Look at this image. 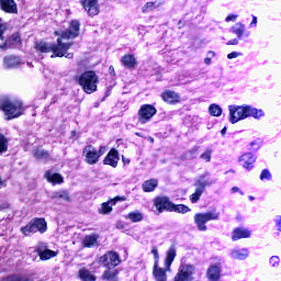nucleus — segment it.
Masks as SVG:
<instances>
[{
    "label": "nucleus",
    "mask_w": 281,
    "mask_h": 281,
    "mask_svg": "<svg viewBox=\"0 0 281 281\" xmlns=\"http://www.w3.org/2000/svg\"><path fill=\"white\" fill-rule=\"evenodd\" d=\"M229 122L236 124L240 120H247V117H262L265 111L251 108V105H229Z\"/></svg>",
    "instance_id": "1"
},
{
    "label": "nucleus",
    "mask_w": 281,
    "mask_h": 281,
    "mask_svg": "<svg viewBox=\"0 0 281 281\" xmlns=\"http://www.w3.org/2000/svg\"><path fill=\"white\" fill-rule=\"evenodd\" d=\"M0 109L4 113V120H7L8 122L10 120H16V117H21V115L25 113V106L23 105V101L19 99H1Z\"/></svg>",
    "instance_id": "2"
},
{
    "label": "nucleus",
    "mask_w": 281,
    "mask_h": 281,
    "mask_svg": "<svg viewBox=\"0 0 281 281\" xmlns=\"http://www.w3.org/2000/svg\"><path fill=\"white\" fill-rule=\"evenodd\" d=\"M78 82L85 93L91 94L94 93V91H98V82H100V78L95 71L88 70L79 76Z\"/></svg>",
    "instance_id": "3"
},
{
    "label": "nucleus",
    "mask_w": 281,
    "mask_h": 281,
    "mask_svg": "<svg viewBox=\"0 0 281 281\" xmlns=\"http://www.w3.org/2000/svg\"><path fill=\"white\" fill-rule=\"evenodd\" d=\"M106 153V146H100L99 149L93 145H87L82 149V157L88 166H95L98 161H100V157H102Z\"/></svg>",
    "instance_id": "4"
},
{
    "label": "nucleus",
    "mask_w": 281,
    "mask_h": 281,
    "mask_svg": "<svg viewBox=\"0 0 281 281\" xmlns=\"http://www.w3.org/2000/svg\"><path fill=\"white\" fill-rule=\"evenodd\" d=\"M212 183H214V180L210 178L209 173H204L200 176L194 183L195 191L190 196L191 203H196L199 199H201V195L203 194V192H205V188L212 186Z\"/></svg>",
    "instance_id": "5"
},
{
    "label": "nucleus",
    "mask_w": 281,
    "mask_h": 281,
    "mask_svg": "<svg viewBox=\"0 0 281 281\" xmlns=\"http://www.w3.org/2000/svg\"><path fill=\"white\" fill-rule=\"evenodd\" d=\"M72 45V43L63 42V38H57V45L52 44L50 52L53 54L50 58H63V56L68 59L74 58V53H67Z\"/></svg>",
    "instance_id": "6"
},
{
    "label": "nucleus",
    "mask_w": 281,
    "mask_h": 281,
    "mask_svg": "<svg viewBox=\"0 0 281 281\" xmlns=\"http://www.w3.org/2000/svg\"><path fill=\"white\" fill-rule=\"evenodd\" d=\"M21 232L24 234V236L36 234V232H40V234H45V232H47V222L45 218H35L31 221L26 226L21 227Z\"/></svg>",
    "instance_id": "7"
},
{
    "label": "nucleus",
    "mask_w": 281,
    "mask_h": 281,
    "mask_svg": "<svg viewBox=\"0 0 281 281\" xmlns=\"http://www.w3.org/2000/svg\"><path fill=\"white\" fill-rule=\"evenodd\" d=\"M218 212L211 211L207 213H198L193 218L200 232H207V226H205V223H209V221H218Z\"/></svg>",
    "instance_id": "8"
},
{
    "label": "nucleus",
    "mask_w": 281,
    "mask_h": 281,
    "mask_svg": "<svg viewBox=\"0 0 281 281\" xmlns=\"http://www.w3.org/2000/svg\"><path fill=\"white\" fill-rule=\"evenodd\" d=\"M54 35L59 36L58 38H61L64 43L65 41H69V38H78V36H80V22L72 20L67 31H61L60 33L55 31Z\"/></svg>",
    "instance_id": "9"
},
{
    "label": "nucleus",
    "mask_w": 281,
    "mask_h": 281,
    "mask_svg": "<svg viewBox=\"0 0 281 281\" xmlns=\"http://www.w3.org/2000/svg\"><path fill=\"white\" fill-rule=\"evenodd\" d=\"M157 115V108L153 104H143L140 105L137 116L138 124H148Z\"/></svg>",
    "instance_id": "10"
},
{
    "label": "nucleus",
    "mask_w": 281,
    "mask_h": 281,
    "mask_svg": "<svg viewBox=\"0 0 281 281\" xmlns=\"http://www.w3.org/2000/svg\"><path fill=\"white\" fill-rule=\"evenodd\" d=\"M195 271L194 266L182 263L173 277V281H193Z\"/></svg>",
    "instance_id": "11"
},
{
    "label": "nucleus",
    "mask_w": 281,
    "mask_h": 281,
    "mask_svg": "<svg viewBox=\"0 0 281 281\" xmlns=\"http://www.w3.org/2000/svg\"><path fill=\"white\" fill-rule=\"evenodd\" d=\"M100 262L103 267L115 269V267L122 265V259L116 251L111 250L100 257Z\"/></svg>",
    "instance_id": "12"
},
{
    "label": "nucleus",
    "mask_w": 281,
    "mask_h": 281,
    "mask_svg": "<svg viewBox=\"0 0 281 281\" xmlns=\"http://www.w3.org/2000/svg\"><path fill=\"white\" fill-rule=\"evenodd\" d=\"M158 214H162L164 212H171L172 210V201L168 196H158L153 201Z\"/></svg>",
    "instance_id": "13"
},
{
    "label": "nucleus",
    "mask_w": 281,
    "mask_h": 281,
    "mask_svg": "<svg viewBox=\"0 0 281 281\" xmlns=\"http://www.w3.org/2000/svg\"><path fill=\"white\" fill-rule=\"evenodd\" d=\"M80 3L83 5V9L88 12L89 16H98V14H100L98 0H80Z\"/></svg>",
    "instance_id": "14"
},
{
    "label": "nucleus",
    "mask_w": 281,
    "mask_h": 281,
    "mask_svg": "<svg viewBox=\"0 0 281 281\" xmlns=\"http://www.w3.org/2000/svg\"><path fill=\"white\" fill-rule=\"evenodd\" d=\"M120 162V151L117 149L112 148L103 159L104 166H111V168H117V164Z\"/></svg>",
    "instance_id": "15"
},
{
    "label": "nucleus",
    "mask_w": 281,
    "mask_h": 281,
    "mask_svg": "<svg viewBox=\"0 0 281 281\" xmlns=\"http://www.w3.org/2000/svg\"><path fill=\"white\" fill-rule=\"evenodd\" d=\"M35 251L41 260H50V258L58 256L56 251L47 249V246L43 244L37 245Z\"/></svg>",
    "instance_id": "16"
},
{
    "label": "nucleus",
    "mask_w": 281,
    "mask_h": 281,
    "mask_svg": "<svg viewBox=\"0 0 281 281\" xmlns=\"http://www.w3.org/2000/svg\"><path fill=\"white\" fill-rule=\"evenodd\" d=\"M239 161L246 170H251L254 164H256V156L251 153H246L239 157Z\"/></svg>",
    "instance_id": "17"
},
{
    "label": "nucleus",
    "mask_w": 281,
    "mask_h": 281,
    "mask_svg": "<svg viewBox=\"0 0 281 281\" xmlns=\"http://www.w3.org/2000/svg\"><path fill=\"white\" fill-rule=\"evenodd\" d=\"M0 7L1 10L8 14H16V12H19L14 0H0Z\"/></svg>",
    "instance_id": "18"
},
{
    "label": "nucleus",
    "mask_w": 281,
    "mask_h": 281,
    "mask_svg": "<svg viewBox=\"0 0 281 281\" xmlns=\"http://www.w3.org/2000/svg\"><path fill=\"white\" fill-rule=\"evenodd\" d=\"M117 201H124V199L116 196L108 202H103L99 209V214H111V212H113V205H115Z\"/></svg>",
    "instance_id": "19"
},
{
    "label": "nucleus",
    "mask_w": 281,
    "mask_h": 281,
    "mask_svg": "<svg viewBox=\"0 0 281 281\" xmlns=\"http://www.w3.org/2000/svg\"><path fill=\"white\" fill-rule=\"evenodd\" d=\"M153 276L155 281H168V270L167 268H159V265H154Z\"/></svg>",
    "instance_id": "20"
},
{
    "label": "nucleus",
    "mask_w": 281,
    "mask_h": 281,
    "mask_svg": "<svg viewBox=\"0 0 281 281\" xmlns=\"http://www.w3.org/2000/svg\"><path fill=\"white\" fill-rule=\"evenodd\" d=\"M251 236V231L245 227H237L232 233V240H240L241 238H249Z\"/></svg>",
    "instance_id": "21"
},
{
    "label": "nucleus",
    "mask_w": 281,
    "mask_h": 281,
    "mask_svg": "<svg viewBox=\"0 0 281 281\" xmlns=\"http://www.w3.org/2000/svg\"><path fill=\"white\" fill-rule=\"evenodd\" d=\"M99 239L100 235L98 234L86 235L82 239V247L91 249V247H95V245H98Z\"/></svg>",
    "instance_id": "22"
},
{
    "label": "nucleus",
    "mask_w": 281,
    "mask_h": 281,
    "mask_svg": "<svg viewBox=\"0 0 281 281\" xmlns=\"http://www.w3.org/2000/svg\"><path fill=\"white\" fill-rule=\"evenodd\" d=\"M206 278L210 281H218L221 280V265L211 266L206 271Z\"/></svg>",
    "instance_id": "23"
},
{
    "label": "nucleus",
    "mask_w": 281,
    "mask_h": 281,
    "mask_svg": "<svg viewBox=\"0 0 281 281\" xmlns=\"http://www.w3.org/2000/svg\"><path fill=\"white\" fill-rule=\"evenodd\" d=\"M161 98L167 104H177L179 102V94L175 91L167 90L161 93Z\"/></svg>",
    "instance_id": "24"
},
{
    "label": "nucleus",
    "mask_w": 281,
    "mask_h": 281,
    "mask_svg": "<svg viewBox=\"0 0 281 281\" xmlns=\"http://www.w3.org/2000/svg\"><path fill=\"white\" fill-rule=\"evenodd\" d=\"M18 65H21V59H19V57L10 55L3 58L4 69H14Z\"/></svg>",
    "instance_id": "25"
},
{
    "label": "nucleus",
    "mask_w": 281,
    "mask_h": 281,
    "mask_svg": "<svg viewBox=\"0 0 281 281\" xmlns=\"http://www.w3.org/2000/svg\"><path fill=\"white\" fill-rule=\"evenodd\" d=\"M175 258H177V249L175 247H170L167 251L165 259V267L167 271L170 272V267H172V262H175Z\"/></svg>",
    "instance_id": "26"
},
{
    "label": "nucleus",
    "mask_w": 281,
    "mask_h": 281,
    "mask_svg": "<svg viewBox=\"0 0 281 281\" xmlns=\"http://www.w3.org/2000/svg\"><path fill=\"white\" fill-rule=\"evenodd\" d=\"M121 63L124 67L128 69H135L137 65V59H135V55H124L121 57Z\"/></svg>",
    "instance_id": "27"
},
{
    "label": "nucleus",
    "mask_w": 281,
    "mask_h": 281,
    "mask_svg": "<svg viewBox=\"0 0 281 281\" xmlns=\"http://www.w3.org/2000/svg\"><path fill=\"white\" fill-rule=\"evenodd\" d=\"M35 52L41 56L42 54H49L52 52V44H47V42H36L35 43Z\"/></svg>",
    "instance_id": "28"
},
{
    "label": "nucleus",
    "mask_w": 281,
    "mask_h": 281,
    "mask_svg": "<svg viewBox=\"0 0 281 281\" xmlns=\"http://www.w3.org/2000/svg\"><path fill=\"white\" fill-rule=\"evenodd\" d=\"M157 186H159V180L157 179H149L143 182L142 189L145 192H155L157 190Z\"/></svg>",
    "instance_id": "29"
},
{
    "label": "nucleus",
    "mask_w": 281,
    "mask_h": 281,
    "mask_svg": "<svg viewBox=\"0 0 281 281\" xmlns=\"http://www.w3.org/2000/svg\"><path fill=\"white\" fill-rule=\"evenodd\" d=\"M32 155L34 158L40 159L42 161H49V159H52V156H49V151L41 148L34 149L32 151Z\"/></svg>",
    "instance_id": "30"
},
{
    "label": "nucleus",
    "mask_w": 281,
    "mask_h": 281,
    "mask_svg": "<svg viewBox=\"0 0 281 281\" xmlns=\"http://www.w3.org/2000/svg\"><path fill=\"white\" fill-rule=\"evenodd\" d=\"M117 269L115 268H106L104 272L102 273V280L105 281H117Z\"/></svg>",
    "instance_id": "31"
},
{
    "label": "nucleus",
    "mask_w": 281,
    "mask_h": 281,
    "mask_svg": "<svg viewBox=\"0 0 281 281\" xmlns=\"http://www.w3.org/2000/svg\"><path fill=\"white\" fill-rule=\"evenodd\" d=\"M78 276L80 278V280L82 281H95L98 280V278L91 273V271H89L87 268H82L79 270Z\"/></svg>",
    "instance_id": "32"
},
{
    "label": "nucleus",
    "mask_w": 281,
    "mask_h": 281,
    "mask_svg": "<svg viewBox=\"0 0 281 281\" xmlns=\"http://www.w3.org/2000/svg\"><path fill=\"white\" fill-rule=\"evenodd\" d=\"M45 179H47L49 183H63V176H60V173H52V171H47L45 173Z\"/></svg>",
    "instance_id": "33"
},
{
    "label": "nucleus",
    "mask_w": 281,
    "mask_h": 281,
    "mask_svg": "<svg viewBox=\"0 0 281 281\" xmlns=\"http://www.w3.org/2000/svg\"><path fill=\"white\" fill-rule=\"evenodd\" d=\"M209 113L213 117H221V115H223V109L221 105L213 103L209 106Z\"/></svg>",
    "instance_id": "34"
},
{
    "label": "nucleus",
    "mask_w": 281,
    "mask_h": 281,
    "mask_svg": "<svg viewBox=\"0 0 281 281\" xmlns=\"http://www.w3.org/2000/svg\"><path fill=\"white\" fill-rule=\"evenodd\" d=\"M232 32L236 34L237 38H243V36L245 35V25L243 23H236L232 27Z\"/></svg>",
    "instance_id": "35"
},
{
    "label": "nucleus",
    "mask_w": 281,
    "mask_h": 281,
    "mask_svg": "<svg viewBox=\"0 0 281 281\" xmlns=\"http://www.w3.org/2000/svg\"><path fill=\"white\" fill-rule=\"evenodd\" d=\"M170 212H177L178 214H187V212H190V209L188 205L184 204H171V211Z\"/></svg>",
    "instance_id": "36"
},
{
    "label": "nucleus",
    "mask_w": 281,
    "mask_h": 281,
    "mask_svg": "<svg viewBox=\"0 0 281 281\" xmlns=\"http://www.w3.org/2000/svg\"><path fill=\"white\" fill-rule=\"evenodd\" d=\"M127 218H130L132 223H140V221H144V214L139 211H134L128 213Z\"/></svg>",
    "instance_id": "37"
},
{
    "label": "nucleus",
    "mask_w": 281,
    "mask_h": 281,
    "mask_svg": "<svg viewBox=\"0 0 281 281\" xmlns=\"http://www.w3.org/2000/svg\"><path fill=\"white\" fill-rule=\"evenodd\" d=\"M247 256H249V254L247 252V249L234 250L232 252V258H234L235 260H245Z\"/></svg>",
    "instance_id": "38"
},
{
    "label": "nucleus",
    "mask_w": 281,
    "mask_h": 281,
    "mask_svg": "<svg viewBox=\"0 0 281 281\" xmlns=\"http://www.w3.org/2000/svg\"><path fill=\"white\" fill-rule=\"evenodd\" d=\"M52 199H61L63 201L69 202V194L66 191H57L52 194Z\"/></svg>",
    "instance_id": "39"
},
{
    "label": "nucleus",
    "mask_w": 281,
    "mask_h": 281,
    "mask_svg": "<svg viewBox=\"0 0 281 281\" xmlns=\"http://www.w3.org/2000/svg\"><path fill=\"white\" fill-rule=\"evenodd\" d=\"M2 153H8V138L3 134H0V155Z\"/></svg>",
    "instance_id": "40"
},
{
    "label": "nucleus",
    "mask_w": 281,
    "mask_h": 281,
    "mask_svg": "<svg viewBox=\"0 0 281 281\" xmlns=\"http://www.w3.org/2000/svg\"><path fill=\"white\" fill-rule=\"evenodd\" d=\"M200 159H203L206 162L212 161V149H206L201 154Z\"/></svg>",
    "instance_id": "41"
},
{
    "label": "nucleus",
    "mask_w": 281,
    "mask_h": 281,
    "mask_svg": "<svg viewBox=\"0 0 281 281\" xmlns=\"http://www.w3.org/2000/svg\"><path fill=\"white\" fill-rule=\"evenodd\" d=\"M153 10H155V2H147L144 7H143V12H153Z\"/></svg>",
    "instance_id": "42"
},
{
    "label": "nucleus",
    "mask_w": 281,
    "mask_h": 281,
    "mask_svg": "<svg viewBox=\"0 0 281 281\" xmlns=\"http://www.w3.org/2000/svg\"><path fill=\"white\" fill-rule=\"evenodd\" d=\"M265 179H271V172L268 169H263L260 175V180L265 181Z\"/></svg>",
    "instance_id": "43"
},
{
    "label": "nucleus",
    "mask_w": 281,
    "mask_h": 281,
    "mask_svg": "<svg viewBox=\"0 0 281 281\" xmlns=\"http://www.w3.org/2000/svg\"><path fill=\"white\" fill-rule=\"evenodd\" d=\"M151 254H153L154 260H155L154 265H159V250H157V247H154L151 249Z\"/></svg>",
    "instance_id": "44"
},
{
    "label": "nucleus",
    "mask_w": 281,
    "mask_h": 281,
    "mask_svg": "<svg viewBox=\"0 0 281 281\" xmlns=\"http://www.w3.org/2000/svg\"><path fill=\"white\" fill-rule=\"evenodd\" d=\"M238 56H243V54H241V53H238V52H233V53H229V54L227 55V58H228L229 60H232V59H234V58H238Z\"/></svg>",
    "instance_id": "45"
},
{
    "label": "nucleus",
    "mask_w": 281,
    "mask_h": 281,
    "mask_svg": "<svg viewBox=\"0 0 281 281\" xmlns=\"http://www.w3.org/2000/svg\"><path fill=\"white\" fill-rule=\"evenodd\" d=\"M270 262L272 267H276L277 265H280V258H278L277 256H273L270 258Z\"/></svg>",
    "instance_id": "46"
},
{
    "label": "nucleus",
    "mask_w": 281,
    "mask_h": 281,
    "mask_svg": "<svg viewBox=\"0 0 281 281\" xmlns=\"http://www.w3.org/2000/svg\"><path fill=\"white\" fill-rule=\"evenodd\" d=\"M238 19L237 14H231L226 18V23H229V21H236Z\"/></svg>",
    "instance_id": "47"
},
{
    "label": "nucleus",
    "mask_w": 281,
    "mask_h": 281,
    "mask_svg": "<svg viewBox=\"0 0 281 281\" xmlns=\"http://www.w3.org/2000/svg\"><path fill=\"white\" fill-rule=\"evenodd\" d=\"M3 32H5V26L0 24V41H3Z\"/></svg>",
    "instance_id": "48"
},
{
    "label": "nucleus",
    "mask_w": 281,
    "mask_h": 281,
    "mask_svg": "<svg viewBox=\"0 0 281 281\" xmlns=\"http://www.w3.org/2000/svg\"><path fill=\"white\" fill-rule=\"evenodd\" d=\"M122 161H123L124 166L131 164V159H130V158H126V157H124V156H122Z\"/></svg>",
    "instance_id": "49"
},
{
    "label": "nucleus",
    "mask_w": 281,
    "mask_h": 281,
    "mask_svg": "<svg viewBox=\"0 0 281 281\" xmlns=\"http://www.w3.org/2000/svg\"><path fill=\"white\" fill-rule=\"evenodd\" d=\"M277 226H278V231L281 232V215L278 216Z\"/></svg>",
    "instance_id": "50"
},
{
    "label": "nucleus",
    "mask_w": 281,
    "mask_h": 281,
    "mask_svg": "<svg viewBox=\"0 0 281 281\" xmlns=\"http://www.w3.org/2000/svg\"><path fill=\"white\" fill-rule=\"evenodd\" d=\"M227 45H238V40L234 38L227 42Z\"/></svg>",
    "instance_id": "51"
},
{
    "label": "nucleus",
    "mask_w": 281,
    "mask_h": 281,
    "mask_svg": "<svg viewBox=\"0 0 281 281\" xmlns=\"http://www.w3.org/2000/svg\"><path fill=\"white\" fill-rule=\"evenodd\" d=\"M109 72L111 74V76H115V68L113 66H110Z\"/></svg>",
    "instance_id": "52"
},
{
    "label": "nucleus",
    "mask_w": 281,
    "mask_h": 281,
    "mask_svg": "<svg viewBox=\"0 0 281 281\" xmlns=\"http://www.w3.org/2000/svg\"><path fill=\"white\" fill-rule=\"evenodd\" d=\"M250 25H258V18L252 16V21H251Z\"/></svg>",
    "instance_id": "53"
},
{
    "label": "nucleus",
    "mask_w": 281,
    "mask_h": 281,
    "mask_svg": "<svg viewBox=\"0 0 281 281\" xmlns=\"http://www.w3.org/2000/svg\"><path fill=\"white\" fill-rule=\"evenodd\" d=\"M204 63H205V65H211V64H212V58L206 57V58L204 59Z\"/></svg>",
    "instance_id": "54"
},
{
    "label": "nucleus",
    "mask_w": 281,
    "mask_h": 281,
    "mask_svg": "<svg viewBox=\"0 0 281 281\" xmlns=\"http://www.w3.org/2000/svg\"><path fill=\"white\" fill-rule=\"evenodd\" d=\"M232 192L234 193V192H240V189L238 188V187H233L232 188Z\"/></svg>",
    "instance_id": "55"
},
{
    "label": "nucleus",
    "mask_w": 281,
    "mask_h": 281,
    "mask_svg": "<svg viewBox=\"0 0 281 281\" xmlns=\"http://www.w3.org/2000/svg\"><path fill=\"white\" fill-rule=\"evenodd\" d=\"M225 133H227V127H224V128H222V131H221V134H222V135H225Z\"/></svg>",
    "instance_id": "56"
},
{
    "label": "nucleus",
    "mask_w": 281,
    "mask_h": 281,
    "mask_svg": "<svg viewBox=\"0 0 281 281\" xmlns=\"http://www.w3.org/2000/svg\"><path fill=\"white\" fill-rule=\"evenodd\" d=\"M148 142H150V144H155V138H153V137H148Z\"/></svg>",
    "instance_id": "57"
},
{
    "label": "nucleus",
    "mask_w": 281,
    "mask_h": 281,
    "mask_svg": "<svg viewBox=\"0 0 281 281\" xmlns=\"http://www.w3.org/2000/svg\"><path fill=\"white\" fill-rule=\"evenodd\" d=\"M0 186H3V179L0 177Z\"/></svg>",
    "instance_id": "58"
},
{
    "label": "nucleus",
    "mask_w": 281,
    "mask_h": 281,
    "mask_svg": "<svg viewBox=\"0 0 281 281\" xmlns=\"http://www.w3.org/2000/svg\"><path fill=\"white\" fill-rule=\"evenodd\" d=\"M256 198H254L252 195L249 196V201H254Z\"/></svg>",
    "instance_id": "59"
},
{
    "label": "nucleus",
    "mask_w": 281,
    "mask_h": 281,
    "mask_svg": "<svg viewBox=\"0 0 281 281\" xmlns=\"http://www.w3.org/2000/svg\"><path fill=\"white\" fill-rule=\"evenodd\" d=\"M238 192H239V194H241V195L245 194V192H243L241 190H239Z\"/></svg>",
    "instance_id": "60"
},
{
    "label": "nucleus",
    "mask_w": 281,
    "mask_h": 281,
    "mask_svg": "<svg viewBox=\"0 0 281 281\" xmlns=\"http://www.w3.org/2000/svg\"><path fill=\"white\" fill-rule=\"evenodd\" d=\"M136 135H137L138 137H140V136H142L139 133H136Z\"/></svg>",
    "instance_id": "61"
},
{
    "label": "nucleus",
    "mask_w": 281,
    "mask_h": 281,
    "mask_svg": "<svg viewBox=\"0 0 281 281\" xmlns=\"http://www.w3.org/2000/svg\"><path fill=\"white\" fill-rule=\"evenodd\" d=\"M250 145L254 146V143H251Z\"/></svg>",
    "instance_id": "62"
}]
</instances>
